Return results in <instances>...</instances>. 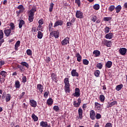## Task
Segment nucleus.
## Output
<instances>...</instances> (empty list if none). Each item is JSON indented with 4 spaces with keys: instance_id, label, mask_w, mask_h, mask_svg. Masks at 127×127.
I'll list each match as a JSON object with an SVG mask.
<instances>
[{
    "instance_id": "55",
    "label": "nucleus",
    "mask_w": 127,
    "mask_h": 127,
    "mask_svg": "<svg viewBox=\"0 0 127 127\" xmlns=\"http://www.w3.org/2000/svg\"><path fill=\"white\" fill-rule=\"evenodd\" d=\"M48 94H49V92H45L44 94V96L45 98H47L48 97Z\"/></svg>"
},
{
    "instance_id": "51",
    "label": "nucleus",
    "mask_w": 127,
    "mask_h": 127,
    "mask_svg": "<svg viewBox=\"0 0 127 127\" xmlns=\"http://www.w3.org/2000/svg\"><path fill=\"white\" fill-rule=\"evenodd\" d=\"M117 104V101H113L111 103V104L109 105L110 107H113V106H115Z\"/></svg>"
},
{
    "instance_id": "40",
    "label": "nucleus",
    "mask_w": 127,
    "mask_h": 127,
    "mask_svg": "<svg viewBox=\"0 0 127 127\" xmlns=\"http://www.w3.org/2000/svg\"><path fill=\"white\" fill-rule=\"evenodd\" d=\"M109 31H110V28L108 26H106L104 29V32L105 33H109Z\"/></svg>"
},
{
    "instance_id": "63",
    "label": "nucleus",
    "mask_w": 127,
    "mask_h": 127,
    "mask_svg": "<svg viewBox=\"0 0 127 127\" xmlns=\"http://www.w3.org/2000/svg\"><path fill=\"white\" fill-rule=\"evenodd\" d=\"M19 69H20V71H21V72H23L24 71V69H23V67L21 66V67H20Z\"/></svg>"
},
{
    "instance_id": "10",
    "label": "nucleus",
    "mask_w": 127,
    "mask_h": 127,
    "mask_svg": "<svg viewBox=\"0 0 127 127\" xmlns=\"http://www.w3.org/2000/svg\"><path fill=\"white\" fill-rule=\"evenodd\" d=\"M4 33L6 36H9L10 35V33H11V30L10 29H5Z\"/></svg>"
},
{
    "instance_id": "57",
    "label": "nucleus",
    "mask_w": 127,
    "mask_h": 127,
    "mask_svg": "<svg viewBox=\"0 0 127 127\" xmlns=\"http://www.w3.org/2000/svg\"><path fill=\"white\" fill-rule=\"evenodd\" d=\"M38 23L40 25H42L43 24V20L40 19L38 21Z\"/></svg>"
},
{
    "instance_id": "2",
    "label": "nucleus",
    "mask_w": 127,
    "mask_h": 127,
    "mask_svg": "<svg viewBox=\"0 0 127 127\" xmlns=\"http://www.w3.org/2000/svg\"><path fill=\"white\" fill-rule=\"evenodd\" d=\"M51 36H54L55 38H58L59 37V32L56 31H53L50 33Z\"/></svg>"
},
{
    "instance_id": "14",
    "label": "nucleus",
    "mask_w": 127,
    "mask_h": 127,
    "mask_svg": "<svg viewBox=\"0 0 127 127\" xmlns=\"http://www.w3.org/2000/svg\"><path fill=\"white\" fill-rule=\"evenodd\" d=\"M78 115L80 120H82L83 117V110H82L81 108L78 109Z\"/></svg>"
},
{
    "instance_id": "16",
    "label": "nucleus",
    "mask_w": 127,
    "mask_h": 127,
    "mask_svg": "<svg viewBox=\"0 0 127 127\" xmlns=\"http://www.w3.org/2000/svg\"><path fill=\"white\" fill-rule=\"evenodd\" d=\"M37 89L39 90L41 93L43 92V86L41 84H38L37 86Z\"/></svg>"
},
{
    "instance_id": "64",
    "label": "nucleus",
    "mask_w": 127,
    "mask_h": 127,
    "mask_svg": "<svg viewBox=\"0 0 127 127\" xmlns=\"http://www.w3.org/2000/svg\"><path fill=\"white\" fill-rule=\"evenodd\" d=\"M94 127H99V123H96V124L95 125Z\"/></svg>"
},
{
    "instance_id": "56",
    "label": "nucleus",
    "mask_w": 127,
    "mask_h": 127,
    "mask_svg": "<svg viewBox=\"0 0 127 127\" xmlns=\"http://www.w3.org/2000/svg\"><path fill=\"white\" fill-rule=\"evenodd\" d=\"M105 127H112V124L110 123H107Z\"/></svg>"
},
{
    "instance_id": "39",
    "label": "nucleus",
    "mask_w": 127,
    "mask_h": 127,
    "mask_svg": "<svg viewBox=\"0 0 127 127\" xmlns=\"http://www.w3.org/2000/svg\"><path fill=\"white\" fill-rule=\"evenodd\" d=\"M94 75L95 76H96V77H99V76H100V70H96L95 71Z\"/></svg>"
},
{
    "instance_id": "48",
    "label": "nucleus",
    "mask_w": 127,
    "mask_h": 127,
    "mask_svg": "<svg viewBox=\"0 0 127 127\" xmlns=\"http://www.w3.org/2000/svg\"><path fill=\"white\" fill-rule=\"evenodd\" d=\"M53 109L54 111H56V112H58V111H59L60 110L59 107H58V106H55L53 107Z\"/></svg>"
},
{
    "instance_id": "13",
    "label": "nucleus",
    "mask_w": 127,
    "mask_h": 127,
    "mask_svg": "<svg viewBox=\"0 0 127 127\" xmlns=\"http://www.w3.org/2000/svg\"><path fill=\"white\" fill-rule=\"evenodd\" d=\"M114 36V35L112 33H109L108 34H107L105 36V38L106 39H112Z\"/></svg>"
},
{
    "instance_id": "22",
    "label": "nucleus",
    "mask_w": 127,
    "mask_h": 127,
    "mask_svg": "<svg viewBox=\"0 0 127 127\" xmlns=\"http://www.w3.org/2000/svg\"><path fill=\"white\" fill-rule=\"evenodd\" d=\"M76 57H77V60L78 62H81V60H82V56L80 55V54H76Z\"/></svg>"
},
{
    "instance_id": "49",
    "label": "nucleus",
    "mask_w": 127,
    "mask_h": 127,
    "mask_svg": "<svg viewBox=\"0 0 127 127\" xmlns=\"http://www.w3.org/2000/svg\"><path fill=\"white\" fill-rule=\"evenodd\" d=\"M75 3H77V4H78V6H80V5H81V1L80 0H75Z\"/></svg>"
},
{
    "instance_id": "35",
    "label": "nucleus",
    "mask_w": 127,
    "mask_h": 127,
    "mask_svg": "<svg viewBox=\"0 0 127 127\" xmlns=\"http://www.w3.org/2000/svg\"><path fill=\"white\" fill-rule=\"evenodd\" d=\"M21 64L23 65V66H25V67H26V68H28L29 67V65H28V64H27V63L26 62H21Z\"/></svg>"
},
{
    "instance_id": "25",
    "label": "nucleus",
    "mask_w": 127,
    "mask_h": 127,
    "mask_svg": "<svg viewBox=\"0 0 127 127\" xmlns=\"http://www.w3.org/2000/svg\"><path fill=\"white\" fill-rule=\"evenodd\" d=\"M37 37L39 39H41V38H42V37H43V34H42V32H41V31H38Z\"/></svg>"
},
{
    "instance_id": "34",
    "label": "nucleus",
    "mask_w": 127,
    "mask_h": 127,
    "mask_svg": "<svg viewBox=\"0 0 127 127\" xmlns=\"http://www.w3.org/2000/svg\"><path fill=\"white\" fill-rule=\"evenodd\" d=\"M6 74H7V73L3 70L1 71L0 72L1 76L2 77H3L4 78H5V76H6Z\"/></svg>"
},
{
    "instance_id": "19",
    "label": "nucleus",
    "mask_w": 127,
    "mask_h": 127,
    "mask_svg": "<svg viewBox=\"0 0 127 127\" xmlns=\"http://www.w3.org/2000/svg\"><path fill=\"white\" fill-rule=\"evenodd\" d=\"M48 126V124L46 122L42 121L40 123V126L42 127H46Z\"/></svg>"
},
{
    "instance_id": "54",
    "label": "nucleus",
    "mask_w": 127,
    "mask_h": 127,
    "mask_svg": "<svg viewBox=\"0 0 127 127\" xmlns=\"http://www.w3.org/2000/svg\"><path fill=\"white\" fill-rule=\"evenodd\" d=\"M102 118V116H101V114H96V119L97 120H99V119H101Z\"/></svg>"
},
{
    "instance_id": "41",
    "label": "nucleus",
    "mask_w": 127,
    "mask_h": 127,
    "mask_svg": "<svg viewBox=\"0 0 127 127\" xmlns=\"http://www.w3.org/2000/svg\"><path fill=\"white\" fill-rule=\"evenodd\" d=\"M115 8H116L115 7V5H112L109 7V11H113V10H114V9H115Z\"/></svg>"
},
{
    "instance_id": "6",
    "label": "nucleus",
    "mask_w": 127,
    "mask_h": 127,
    "mask_svg": "<svg viewBox=\"0 0 127 127\" xmlns=\"http://www.w3.org/2000/svg\"><path fill=\"white\" fill-rule=\"evenodd\" d=\"M127 49L125 48H120L119 50L120 53L121 55H126V53H127Z\"/></svg>"
},
{
    "instance_id": "15",
    "label": "nucleus",
    "mask_w": 127,
    "mask_h": 127,
    "mask_svg": "<svg viewBox=\"0 0 127 127\" xmlns=\"http://www.w3.org/2000/svg\"><path fill=\"white\" fill-rule=\"evenodd\" d=\"M35 11H36V7H33L29 12V14H32L33 15H34V12H35Z\"/></svg>"
},
{
    "instance_id": "30",
    "label": "nucleus",
    "mask_w": 127,
    "mask_h": 127,
    "mask_svg": "<svg viewBox=\"0 0 127 127\" xmlns=\"http://www.w3.org/2000/svg\"><path fill=\"white\" fill-rule=\"evenodd\" d=\"M25 22L23 20H21L19 21V28H21V27H22V25H23V24H24Z\"/></svg>"
},
{
    "instance_id": "18",
    "label": "nucleus",
    "mask_w": 127,
    "mask_h": 127,
    "mask_svg": "<svg viewBox=\"0 0 127 127\" xmlns=\"http://www.w3.org/2000/svg\"><path fill=\"white\" fill-rule=\"evenodd\" d=\"M105 44L107 47H111L112 42L111 41L105 40Z\"/></svg>"
},
{
    "instance_id": "45",
    "label": "nucleus",
    "mask_w": 127,
    "mask_h": 127,
    "mask_svg": "<svg viewBox=\"0 0 127 127\" xmlns=\"http://www.w3.org/2000/svg\"><path fill=\"white\" fill-rule=\"evenodd\" d=\"M3 38V32L2 30H0V39Z\"/></svg>"
},
{
    "instance_id": "37",
    "label": "nucleus",
    "mask_w": 127,
    "mask_h": 127,
    "mask_svg": "<svg viewBox=\"0 0 127 127\" xmlns=\"http://www.w3.org/2000/svg\"><path fill=\"white\" fill-rule=\"evenodd\" d=\"M96 67L98 68V69H102L103 68V64L101 63H98L96 64Z\"/></svg>"
},
{
    "instance_id": "50",
    "label": "nucleus",
    "mask_w": 127,
    "mask_h": 127,
    "mask_svg": "<svg viewBox=\"0 0 127 127\" xmlns=\"http://www.w3.org/2000/svg\"><path fill=\"white\" fill-rule=\"evenodd\" d=\"M10 28L9 29H12V30L14 29V24H13V23H11L10 24Z\"/></svg>"
},
{
    "instance_id": "9",
    "label": "nucleus",
    "mask_w": 127,
    "mask_h": 127,
    "mask_svg": "<svg viewBox=\"0 0 127 127\" xmlns=\"http://www.w3.org/2000/svg\"><path fill=\"white\" fill-rule=\"evenodd\" d=\"M63 25V21L58 20L55 23L54 27H56L57 26H59V25L61 26Z\"/></svg>"
},
{
    "instance_id": "52",
    "label": "nucleus",
    "mask_w": 127,
    "mask_h": 127,
    "mask_svg": "<svg viewBox=\"0 0 127 127\" xmlns=\"http://www.w3.org/2000/svg\"><path fill=\"white\" fill-rule=\"evenodd\" d=\"M18 9H24V7H23V5H18L17 7Z\"/></svg>"
},
{
    "instance_id": "43",
    "label": "nucleus",
    "mask_w": 127,
    "mask_h": 127,
    "mask_svg": "<svg viewBox=\"0 0 127 127\" xmlns=\"http://www.w3.org/2000/svg\"><path fill=\"white\" fill-rule=\"evenodd\" d=\"M91 20L93 21V22H95L96 20H97V16L95 15L92 16Z\"/></svg>"
},
{
    "instance_id": "44",
    "label": "nucleus",
    "mask_w": 127,
    "mask_h": 127,
    "mask_svg": "<svg viewBox=\"0 0 127 127\" xmlns=\"http://www.w3.org/2000/svg\"><path fill=\"white\" fill-rule=\"evenodd\" d=\"M83 63L84 65H88V64H89V61L87 59H84L83 60Z\"/></svg>"
},
{
    "instance_id": "47",
    "label": "nucleus",
    "mask_w": 127,
    "mask_h": 127,
    "mask_svg": "<svg viewBox=\"0 0 127 127\" xmlns=\"http://www.w3.org/2000/svg\"><path fill=\"white\" fill-rule=\"evenodd\" d=\"M112 19V17H104L103 20L104 21H110Z\"/></svg>"
},
{
    "instance_id": "61",
    "label": "nucleus",
    "mask_w": 127,
    "mask_h": 127,
    "mask_svg": "<svg viewBox=\"0 0 127 127\" xmlns=\"http://www.w3.org/2000/svg\"><path fill=\"white\" fill-rule=\"evenodd\" d=\"M2 65H4V62L2 61H0V66H2Z\"/></svg>"
},
{
    "instance_id": "1",
    "label": "nucleus",
    "mask_w": 127,
    "mask_h": 127,
    "mask_svg": "<svg viewBox=\"0 0 127 127\" xmlns=\"http://www.w3.org/2000/svg\"><path fill=\"white\" fill-rule=\"evenodd\" d=\"M64 82L65 84V91L70 92V83H69V78H65L64 79Z\"/></svg>"
},
{
    "instance_id": "33",
    "label": "nucleus",
    "mask_w": 127,
    "mask_h": 127,
    "mask_svg": "<svg viewBox=\"0 0 127 127\" xmlns=\"http://www.w3.org/2000/svg\"><path fill=\"white\" fill-rule=\"evenodd\" d=\"M93 8L96 10H98V9H100V5L99 4H95L93 6Z\"/></svg>"
},
{
    "instance_id": "32",
    "label": "nucleus",
    "mask_w": 127,
    "mask_h": 127,
    "mask_svg": "<svg viewBox=\"0 0 127 127\" xmlns=\"http://www.w3.org/2000/svg\"><path fill=\"white\" fill-rule=\"evenodd\" d=\"M123 86H124L123 85V84H119L116 86V89L117 91H120V90L122 89V88H123Z\"/></svg>"
},
{
    "instance_id": "7",
    "label": "nucleus",
    "mask_w": 127,
    "mask_h": 127,
    "mask_svg": "<svg viewBox=\"0 0 127 127\" xmlns=\"http://www.w3.org/2000/svg\"><path fill=\"white\" fill-rule=\"evenodd\" d=\"M90 117L91 120H95V118H96V113L94 110H91L90 112Z\"/></svg>"
},
{
    "instance_id": "11",
    "label": "nucleus",
    "mask_w": 127,
    "mask_h": 127,
    "mask_svg": "<svg viewBox=\"0 0 127 127\" xmlns=\"http://www.w3.org/2000/svg\"><path fill=\"white\" fill-rule=\"evenodd\" d=\"M71 73L72 77H79V74L76 71V69H72Z\"/></svg>"
},
{
    "instance_id": "23",
    "label": "nucleus",
    "mask_w": 127,
    "mask_h": 127,
    "mask_svg": "<svg viewBox=\"0 0 127 127\" xmlns=\"http://www.w3.org/2000/svg\"><path fill=\"white\" fill-rule=\"evenodd\" d=\"M20 45V41H18L16 42V44H15V50H17L18 47H19Z\"/></svg>"
},
{
    "instance_id": "53",
    "label": "nucleus",
    "mask_w": 127,
    "mask_h": 127,
    "mask_svg": "<svg viewBox=\"0 0 127 127\" xmlns=\"http://www.w3.org/2000/svg\"><path fill=\"white\" fill-rule=\"evenodd\" d=\"M26 81H27L26 76H23V77H22V82H23V83L26 82Z\"/></svg>"
},
{
    "instance_id": "36",
    "label": "nucleus",
    "mask_w": 127,
    "mask_h": 127,
    "mask_svg": "<svg viewBox=\"0 0 127 127\" xmlns=\"http://www.w3.org/2000/svg\"><path fill=\"white\" fill-rule=\"evenodd\" d=\"M26 53L29 56H31V55H32V51H31V50L30 49L27 50L26 51Z\"/></svg>"
},
{
    "instance_id": "3",
    "label": "nucleus",
    "mask_w": 127,
    "mask_h": 127,
    "mask_svg": "<svg viewBox=\"0 0 127 127\" xmlns=\"http://www.w3.org/2000/svg\"><path fill=\"white\" fill-rule=\"evenodd\" d=\"M80 89L78 88H75V93H73L74 97H80Z\"/></svg>"
},
{
    "instance_id": "8",
    "label": "nucleus",
    "mask_w": 127,
    "mask_h": 127,
    "mask_svg": "<svg viewBox=\"0 0 127 127\" xmlns=\"http://www.w3.org/2000/svg\"><path fill=\"white\" fill-rule=\"evenodd\" d=\"M77 101H74L73 105L76 108H78V107H79L80 104H81V98H78L77 100Z\"/></svg>"
},
{
    "instance_id": "5",
    "label": "nucleus",
    "mask_w": 127,
    "mask_h": 127,
    "mask_svg": "<svg viewBox=\"0 0 127 127\" xmlns=\"http://www.w3.org/2000/svg\"><path fill=\"white\" fill-rule=\"evenodd\" d=\"M76 16L77 18H83V12L79 10L76 11Z\"/></svg>"
},
{
    "instance_id": "21",
    "label": "nucleus",
    "mask_w": 127,
    "mask_h": 127,
    "mask_svg": "<svg viewBox=\"0 0 127 127\" xmlns=\"http://www.w3.org/2000/svg\"><path fill=\"white\" fill-rule=\"evenodd\" d=\"M115 9L116 10L117 13H119L120 11H121V10L122 9V6L121 5H118L116 8Z\"/></svg>"
},
{
    "instance_id": "31",
    "label": "nucleus",
    "mask_w": 127,
    "mask_h": 127,
    "mask_svg": "<svg viewBox=\"0 0 127 127\" xmlns=\"http://www.w3.org/2000/svg\"><path fill=\"white\" fill-rule=\"evenodd\" d=\"M32 118L34 120V122H37L38 121V118L35 114L32 115Z\"/></svg>"
},
{
    "instance_id": "4",
    "label": "nucleus",
    "mask_w": 127,
    "mask_h": 127,
    "mask_svg": "<svg viewBox=\"0 0 127 127\" xmlns=\"http://www.w3.org/2000/svg\"><path fill=\"white\" fill-rule=\"evenodd\" d=\"M30 103L31 107H33V108H36V106H37V102H36V101L32 99L30 100Z\"/></svg>"
},
{
    "instance_id": "17",
    "label": "nucleus",
    "mask_w": 127,
    "mask_h": 127,
    "mask_svg": "<svg viewBox=\"0 0 127 127\" xmlns=\"http://www.w3.org/2000/svg\"><path fill=\"white\" fill-rule=\"evenodd\" d=\"M112 65H113V63L111 61H108L106 63L105 66L107 68H111L112 67Z\"/></svg>"
},
{
    "instance_id": "42",
    "label": "nucleus",
    "mask_w": 127,
    "mask_h": 127,
    "mask_svg": "<svg viewBox=\"0 0 127 127\" xmlns=\"http://www.w3.org/2000/svg\"><path fill=\"white\" fill-rule=\"evenodd\" d=\"M99 98L101 102H104L105 101V96H104L103 95H101Z\"/></svg>"
},
{
    "instance_id": "58",
    "label": "nucleus",
    "mask_w": 127,
    "mask_h": 127,
    "mask_svg": "<svg viewBox=\"0 0 127 127\" xmlns=\"http://www.w3.org/2000/svg\"><path fill=\"white\" fill-rule=\"evenodd\" d=\"M46 61L47 63H48L51 61V59L49 57H47L46 59Z\"/></svg>"
},
{
    "instance_id": "28",
    "label": "nucleus",
    "mask_w": 127,
    "mask_h": 127,
    "mask_svg": "<svg viewBox=\"0 0 127 127\" xmlns=\"http://www.w3.org/2000/svg\"><path fill=\"white\" fill-rule=\"evenodd\" d=\"M47 103L49 106H51L53 104V100L52 98H49L48 99Z\"/></svg>"
},
{
    "instance_id": "60",
    "label": "nucleus",
    "mask_w": 127,
    "mask_h": 127,
    "mask_svg": "<svg viewBox=\"0 0 127 127\" xmlns=\"http://www.w3.org/2000/svg\"><path fill=\"white\" fill-rule=\"evenodd\" d=\"M4 42V39H0V46H1V44Z\"/></svg>"
},
{
    "instance_id": "38",
    "label": "nucleus",
    "mask_w": 127,
    "mask_h": 127,
    "mask_svg": "<svg viewBox=\"0 0 127 127\" xmlns=\"http://www.w3.org/2000/svg\"><path fill=\"white\" fill-rule=\"evenodd\" d=\"M53 6H54V3H51L50 8H49V11L50 12H52V10H53Z\"/></svg>"
},
{
    "instance_id": "46",
    "label": "nucleus",
    "mask_w": 127,
    "mask_h": 127,
    "mask_svg": "<svg viewBox=\"0 0 127 127\" xmlns=\"http://www.w3.org/2000/svg\"><path fill=\"white\" fill-rule=\"evenodd\" d=\"M24 11V9H19V10L16 11V13H17L18 15L20 14V13H21V12H23V11Z\"/></svg>"
},
{
    "instance_id": "62",
    "label": "nucleus",
    "mask_w": 127,
    "mask_h": 127,
    "mask_svg": "<svg viewBox=\"0 0 127 127\" xmlns=\"http://www.w3.org/2000/svg\"><path fill=\"white\" fill-rule=\"evenodd\" d=\"M75 20L76 19L75 18H73V19H72V20H71L70 22H71V23H73L75 22Z\"/></svg>"
},
{
    "instance_id": "27",
    "label": "nucleus",
    "mask_w": 127,
    "mask_h": 127,
    "mask_svg": "<svg viewBox=\"0 0 127 127\" xmlns=\"http://www.w3.org/2000/svg\"><path fill=\"white\" fill-rule=\"evenodd\" d=\"M11 98V95L9 94H7L6 95V102H9Z\"/></svg>"
},
{
    "instance_id": "12",
    "label": "nucleus",
    "mask_w": 127,
    "mask_h": 127,
    "mask_svg": "<svg viewBox=\"0 0 127 127\" xmlns=\"http://www.w3.org/2000/svg\"><path fill=\"white\" fill-rule=\"evenodd\" d=\"M69 38L66 37L64 40H63L62 41V45H67V44L69 43Z\"/></svg>"
},
{
    "instance_id": "59",
    "label": "nucleus",
    "mask_w": 127,
    "mask_h": 127,
    "mask_svg": "<svg viewBox=\"0 0 127 127\" xmlns=\"http://www.w3.org/2000/svg\"><path fill=\"white\" fill-rule=\"evenodd\" d=\"M67 26H71V25H73V23L71 22H67L66 23Z\"/></svg>"
},
{
    "instance_id": "29",
    "label": "nucleus",
    "mask_w": 127,
    "mask_h": 127,
    "mask_svg": "<svg viewBox=\"0 0 127 127\" xmlns=\"http://www.w3.org/2000/svg\"><path fill=\"white\" fill-rule=\"evenodd\" d=\"M34 15L29 14V20L30 22H32L33 21Z\"/></svg>"
},
{
    "instance_id": "24",
    "label": "nucleus",
    "mask_w": 127,
    "mask_h": 127,
    "mask_svg": "<svg viewBox=\"0 0 127 127\" xmlns=\"http://www.w3.org/2000/svg\"><path fill=\"white\" fill-rule=\"evenodd\" d=\"M15 87L16 88V89H19V88H20V83L18 81H15Z\"/></svg>"
},
{
    "instance_id": "20",
    "label": "nucleus",
    "mask_w": 127,
    "mask_h": 127,
    "mask_svg": "<svg viewBox=\"0 0 127 127\" xmlns=\"http://www.w3.org/2000/svg\"><path fill=\"white\" fill-rule=\"evenodd\" d=\"M51 77L53 81L56 82V80H57V75L54 73H52Z\"/></svg>"
},
{
    "instance_id": "26",
    "label": "nucleus",
    "mask_w": 127,
    "mask_h": 127,
    "mask_svg": "<svg viewBox=\"0 0 127 127\" xmlns=\"http://www.w3.org/2000/svg\"><path fill=\"white\" fill-rule=\"evenodd\" d=\"M93 54L95 55L96 57H98L100 55V54H101V52H100V51L98 50H95L94 51Z\"/></svg>"
}]
</instances>
